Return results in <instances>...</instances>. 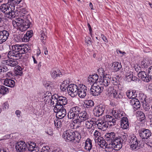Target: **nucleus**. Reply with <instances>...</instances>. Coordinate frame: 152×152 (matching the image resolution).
<instances>
[{
  "label": "nucleus",
  "mask_w": 152,
  "mask_h": 152,
  "mask_svg": "<svg viewBox=\"0 0 152 152\" xmlns=\"http://www.w3.org/2000/svg\"><path fill=\"white\" fill-rule=\"evenodd\" d=\"M123 112L122 111H121L120 110H119V112L118 114V118L117 119H118L119 118H120L121 117H122L123 115Z\"/></svg>",
  "instance_id": "nucleus-60"
},
{
  "label": "nucleus",
  "mask_w": 152,
  "mask_h": 152,
  "mask_svg": "<svg viewBox=\"0 0 152 152\" xmlns=\"http://www.w3.org/2000/svg\"><path fill=\"white\" fill-rule=\"evenodd\" d=\"M116 94L113 98L117 99H121L123 98L124 95L122 93L117 91Z\"/></svg>",
  "instance_id": "nucleus-44"
},
{
  "label": "nucleus",
  "mask_w": 152,
  "mask_h": 152,
  "mask_svg": "<svg viewBox=\"0 0 152 152\" xmlns=\"http://www.w3.org/2000/svg\"><path fill=\"white\" fill-rule=\"evenodd\" d=\"M148 63L145 61H142L141 63V66L142 68H147L148 67Z\"/></svg>",
  "instance_id": "nucleus-54"
},
{
  "label": "nucleus",
  "mask_w": 152,
  "mask_h": 152,
  "mask_svg": "<svg viewBox=\"0 0 152 152\" xmlns=\"http://www.w3.org/2000/svg\"><path fill=\"white\" fill-rule=\"evenodd\" d=\"M105 109V106L100 104L95 107L93 110L94 114L97 117L102 116L104 113Z\"/></svg>",
  "instance_id": "nucleus-12"
},
{
  "label": "nucleus",
  "mask_w": 152,
  "mask_h": 152,
  "mask_svg": "<svg viewBox=\"0 0 152 152\" xmlns=\"http://www.w3.org/2000/svg\"><path fill=\"white\" fill-rule=\"evenodd\" d=\"M21 0H9L8 1V4H12L15 7V5L19 4Z\"/></svg>",
  "instance_id": "nucleus-42"
},
{
  "label": "nucleus",
  "mask_w": 152,
  "mask_h": 152,
  "mask_svg": "<svg viewBox=\"0 0 152 152\" xmlns=\"http://www.w3.org/2000/svg\"><path fill=\"white\" fill-rule=\"evenodd\" d=\"M81 107L78 106H75L72 107L68 114V117L70 119H74L76 116L81 113Z\"/></svg>",
  "instance_id": "nucleus-5"
},
{
  "label": "nucleus",
  "mask_w": 152,
  "mask_h": 152,
  "mask_svg": "<svg viewBox=\"0 0 152 152\" xmlns=\"http://www.w3.org/2000/svg\"><path fill=\"white\" fill-rule=\"evenodd\" d=\"M108 123H107V122H105V121H104L102 127L101 128V129H104L108 128Z\"/></svg>",
  "instance_id": "nucleus-55"
},
{
  "label": "nucleus",
  "mask_w": 152,
  "mask_h": 152,
  "mask_svg": "<svg viewBox=\"0 0 152 152\" xmlns=\"http://www.w3.org/2000/svg\"><path fill=\"white\" fill-rule=\"evenodd\" d=\"M122 138L124 139V140H126L128 137V135L126 133H123L122 134Z\"/></svg>",
  "instance_id": "nucleus-58"
},
{
  "label": "nucleus",
  "mask_w": 152,
  "mask_h": 152,
  "mask_svg": "<svg viewBox=\"0 0 152 152\" xmlns=\"http://www.w3.org/2000/svg\"><path fill=\"white\" fill-rule=\"evenodd\" d=\"M86 43H87L88 45H90L91 43V39L90 37H88L86 38L85 40Z\"/></svg>",
  "instance_id": "nucleus-57"
},
{
  "label": "nucleus",
  "mask_w": 152,
  "mask_h": 152,
  "mask_svg": "<svg viewBox=\"0 0 152 152\" xmlns=\"http://www.w3.org/2000/svg\"><path fill=\"white\" fill-rule=\"evenodd\" d=\"M106 118L104 117V120L105 122L107 123H110V125H114L116 122V120L113 116L107 115L105 116Z\"/></svg>",
  "instance_id": "nucleus-24"
},
{
  "label": "nucleus",
  "mask_w": 152,
  "mask_h": 152,
  "mask_svg": "<svg viewBox=\"0 0 152 152\" xmlns=\"http://www.w3.org/2000/svg\"><path fill=\"white\" fill-rule=\"evenodd\" d=\"M4 84L7 86L12 88L15 86V83L14 80L6 79L4 81Z\"/></svg>",
  "instance_id": "nucleus-27"
},
{
  "label": "nucleus",
  "mask_w": 152,
  "mask_h": 152,
  "mask_svg": "<svg viewBox=\"0 0 152 152\" xmlns=\"http://www.w3.org/2000/svg\"><path fill=\"white\" fill-rule=\"evenodd\" d=\"M136 115L140 119V120L142 121L145 120V114L141 111H138L136 112Z\"/></svg>",
  "instance_id": "nucleus-33"
},
{
  "label": "nucleus",
  "mask_w": 152,
  "mask_h": 152,
  "mask_svg": "<svg viewBox=\"0 0 152 152\" xmlns=\"http://www.w3.org/2000/svg\"><path fill=\"white\" fill-rule=\"evenodd\" d=\"M57 96L59 105L63 106V105H65L67 104V100L66 97L57 95Z\"/></svg>",
  "instance_id": "nucleus-25"
},
{
  "label": "nucleus",
  "mask_w": 152,
  "mask_h": 152,
  "mask_svg": "<svg viewBox=\"0 0 152 152\" xmlns=\"http://www.w3.org/2000/svg\"><path fill=\"white\" fill-rule=\"evenodd\" d=\"M131 72L130 73H127L125 77L126 80L128 82H130L132 80V74H131Z\"/></svg>",
  "instance_id": "nucleus-46"
},
{
  "label": "nucleus",
  "mask_w": 152,
  "mask_h": 152,
  "mask_svg": "<svg viewBox=\"0 0 152 152\" xmlns=\"http://www.w3.org/2000/svg\"><path fill=\"white\" fill-rule=\"evenodd\" d=\"M117 91L114 89L113 87H109L108 89V92L109 94H110L111 96H113V97L116 94V92Z\"/></svg>",
  "instance_id": "nucleus-37"
},
{
  "label": "nucleus",
  "mask_w": 152,
  "mask_h": 152,
  "mask_svg": "<svg viewBox=\"0 0 152 152\" xmlns=\"http://www.w3.org/2000/svg\"><path fill=\"white\" fill-rule=\"evenodd\" d=\"M41 152H49V151L48 150L46 149L45 148H42Z\"/></svg>",
  "instance_id": "nucleus-64"
},
{
  "label": "nucleus",
  "mask_w": 152,
  "mask_h": 152,
  "mask_svg": "<svg viewBox=\"0 0 152 152\" xmlns=\"http://www.w3.org/2000/svg\"><path fill=\"white\" fill-rule=\"evenodd\" d=\"M54 124L55 126L58 128H59L62 126L61 122L58 121L56 120V121H54Z\"/></svg>",
  "instance_id": "nucleus-50"
},
{
  "label": "nucleus",
  "mask_w": 152,
  "mask_h": 152,
  "mask_svg": "<svg viewBox=\"0 0 152 152\" xmlns=\"http://www.w3.org/2000/svg\"><path fill=\"white\" fill-rule=\"evenodd\" d=\"M44 101L45 102L46 104L49 103L50 101L51 100L52 98L48 97L47 96H44Z\"/></svg>",
  "instance_id": "nucleus-56"
},
{
  "label": "nucleus",
  "mask_w": 152,
  "mask_h": 152,
  "mask_svg": "<svg viewBox=\"0 0 152 152\" xmlns=\"http://www.w3.org/2000/svg\"><path fill=\"white\" fill-rule=\"evenodd\" d=\"M129 138L131 142V148L133 149H138L140 148V142L137 140V138L134 134L130 135Z\"/></svg>",
  "instance_id": "nucleus-9"
},
{
  "label": "nucleus",
  "mask_w": 152,
  "mask_h": 152,
  "mask_svg": "<svg viewBox=\"0 0 152 152\" xmlns=\"http://www.w3.org/2000/svg\"><path fill=\"white\" fill-rule=\"evenodd\" d=\"M101 37L103 40L105 42H107V40L106 37L103 34H101Z\"/></svg>",
  "instance_id": "nucleus-61"
},
{
  "label": "nucleus",
  "mask_w": 152,
  "mask_h": 152,
  "mask_svg": "<svg viewBox=\"0 0 152 152\" xmlns=\"http://www.w3.org/2000/svg\"><path fill=\"white\" fill-rule=\"evenodd\" d=\"M8 88L4 86L0 85V93L4 95L8 92Z\"/></svg>",
  "instance_id": "nucleus-36"
},
{
  "label": "nucleus",
  "mask_w": 152,
  "mask_h": 152,
  "mask_svg": "<svg viewBox=\"0 0 152 152\" xmlns=\"http://www.w3.org/2000/svg\"><path fill=\"white\" fill-rule=\"evenodd\" d=\"M32 33L33 31L32 30H30L29 31H27L25 34V35H26V37H28V38H30L32 36Z\"/></svg>",
  "instance_id": "nucleus-51"
},
{
  "label": "nucleus",
  "mask_w": 152,
  "mask_h": 152,
  "mask_svg": "<svg viewBox=\"0 0 152 152\" xmlns=\"http://www.w3.org/2000/svg\"><path fill=\"white\" fill-rule=\"evenodd\" d=\"M12 51H10L8 54L9 58L13 60H7L2 61V63L11 67H14L18 64L16 60L20 59L22 54L25 53L30 50V48L27 45H15L12 46Z\"/></svg>",
  "instance_id": "nucleus-1"
},
{
  "label": "nucleus",
  "mask_w": 152,
  "mask_h": 152,
  "mask_svg": "<svg viewBox=\"0 0 152 152\" xmlns=\"http://www.w3.org/2000/svg\"><path fill=\"white\" fill-rule=\"evenodd\" d=\"M119 111V110H113L112 111V115H113L114 117L116 119L118 118V114Z\"/></svg>",
  "instance_id": "nucleus-48"
},
{
  "label": "nucleus",
  "mask_w": 152,
  "mask_h": 152,
  "mask_svg": "<svg viewBox=\"0 0 152 152\" xmlns=\"http://www.w3.org/2000/svg\"><path fill=\"white\" fill-rule=\"evenodd\" d=\"M92 147L91 140L89 138L87 139L85 142L84 148L90 151Z\"/></svg>",
  "instance_id": "nucleus-28"
},
{
  "label": "nucleus",
  "mask_w": 152,
  "mask_h": 152,
  "mask_svg": "<svg viewBox=\"0 0 152 152\" xmlns=\"http://www.w3.org/2000/svg\"><path fill=\"white\" fill-rule=\"evenodd\" d=\"M96 74L90 75L88 78V81L91 84L101 82L102 80V77L100 76L99 78Z\"/></svg>",
  "instance_id": "nucleus-14"
},
{
  "label": "nucleus",
  "mask_w": 152,
  "mask_h": 152,
  "mask_svg": "<svg viewBox=\"0 0 152 152\" xmlns=\"http://www.w3.org/2000/svg\"><path fill=\"white\" fill-rule=\"evenodd\" d=\"M112 67L113 69V71L117 72L119 71L122 67L121 63L118 62H114Z\"/></svg>",
  "instance_id": "nucleus-30"
},
{
  "label": "nucleus",
  "mask_w": 152,
  "mask_h": 152,
  "mask_svg": "<svg viewBox=\"0 0 152 152\" xmlns=\"http://www.w3.org/2000/svg\"><path fill=\"white\" fill-rule=\"evenodd\" d=\"M89 91V89L85 85L82 84H80L78 85L77 94L80 98H84Z\"/></svg>",
  "instance_id": "nucleus-8"
},
{
  "label": "nucleus",
  "mask_w": 152,
  "mask_h": 152,
  "mask_svg": "<svg viewBox=\"0 0 152 152\" xmlns=\"http://www.w3.org/2000/svg\"><path fill=\"white\" fill-rule=\"evenodd\" d=\"M126 95L129 98H132V99L135 98V95L133 91L128 90L126 93Z\"/></svg>",
  "instance_id": "nucleus-39"
},
{
  "label": "nucleus",
  "mask_w": 152,
  "mask_h": 152,
  "mask_svg": "<svg viewBox=\"0 0 152 152\" xmlns=\"http://www.w3.org/2000/svg\"><path fill=\"white\" fill-rule=\"evenodd\" d=\"M26 144L24 142L20 141L17 143L15 148L17 151L23 152L26 151Z\"/></svg>",
  "instance_id": "nucleus-16"
},
{
  "label": "nucleus",
  "mask_w": 152,
  "mask_h": 152,
  "mask_svg": "<svg viewBox=\"0 0 152 152\" xmlns=\"http://www.w3.org/2000/svg\"><path fill=\"white\" fill-rule=\"evenodd\" d=\"M110 79L109 77H104L101 82L99 83L101 84H103L105 86H107L110 83Z\"/></svg>",
  "instance_id": "nucleus-31"
},
{
  "label": "nucleus",
  "mask_w": 152,
  "mask_h": 152,
  "mask_svg": "<svg viewBox=\"0 0 152 152\" xmlns=\"http://www.w3.org/2000/svg\"><path fill=\"white\" fill-rule=\"evenodd\" d=\"M62 108H64L63 106L61 105H55L53 110L54 112L57 113Z\"/></svg>",
  "instance_id": "nucleus-43"
},
{
  "label": "nucleus",
  "mask_w": 152,
  "mask_h": 152,
  "mask_svg": "<svg viewBox=\"0 0 152 152\" xmlns=\"http://www.w3.org/2000/svg\"><path fill=\"white\" fill-rule=\"evenodd\" d=\"M95 142L100 146L101 147H103L107 146L108 143L106 142L102 137H99L97 139H95Z\"/></svg>",
  "instance_id": "nucleus-18"
},
{
  "label": "nucleus",
  "mask_w": 152,
  "mask_h": 152,
  "mask_svg": "<svg viewBox=\"0 0 152 152\" xmlns=\"http://www.w3.org/2000/svg\"><path fill=\"white\" fill-rule=\"evenodd\" d=\"M9 35V32L6 30L0 31V44L5 42Z\"/></svg>",
  "instance_id": "nucleus-15"
},
{
  "label": "nucleus",
  "mask_w": 152,
  "mask_h": 152,
  "mask_svg": "<svg viewBox=\"0 0 152 152\" xmlns=\"http://www.w3.org/2000/svg\"><path fill=\"white\" fill-rule=\"evenodd\" d=\"M78 86L74 84H70L67 88V91L69 94L72 97H74L77 94Z\"/></svg>",
  "instance_id": "nucleus-11"
},
{
  "label": "nucleus",
  "mask_w": 152,
  "mask_h": 152,
  "mask_svg": "<svg viewBox=\"0 0 152 152\" xmlns=\"http://www.w3.org/2000/svg\"><path fill=\"white\" fill-rule=\"evenodd\" d=\"M62 136L66 142L71 141L75 140V132L72 130L69 129L64 131Z\"/></svg>",
  "instance_id": "nucleus-7"
},
{
  "label": "nucleus",
  "mask_w": 152,
  "mask_h": 152,
  "mask_svg": "<svg viewBox=\"0 0 152 152\" xmlns=\"http://www.w3.org/2000/svg\"><path fill=\"white\" fill-rule=\"evenodd\" d=\"M40 36L41 37V39L42 40V42L45 44V42H44V40L46 39L47 37L44 31H41L40 32Z\"/></svg>",
  "instance_id": "nucleus-40"
},
{
  "label": "nucleus",
  "mask_w": 152,
  "mask_h": 152,
  "mask_svg": "<svg viewBox=\"0 0 152 152\" xmlns=\"http://www.w3.org/2000/svg\"><path fill=\"white\" fill-rule=\"evenodd\" d=\"M148 75L150 81L151 79L152 80V66L148 68Z\"/></svg>",
  "instance_id": "nucleus-47"
},
{
  "label": "nucleus",
  "mask_w": 152,
  "mask_h": 152,
  "mask_svg": "<svg viewBox=\"0 0 152 152\" xmlns=\"http://www.w3.org/2000/svg\"><path fill=\"white\" fill-rule=\"evenodd\" d=\"M140 137L142 139H147L151 135V132L150 130L145 128H141L138 131Z\"/></svg>",
  "instance_id": "nucleus-13"
},
{
  "label": "nucleus",
  "mask_w": 152,
  "mask_h": 152,
  "mask_svg": "<svg viewBox=\"0 0 152 152\" xmlns=\"http://www.w3.org/2000/svg\"><path fill=\"white\" fill-rule=\"evenodd\" d=\"M121 127L123 129H126L129 128V124L127 117H123L121 118Z\"/></svg>",
  "instance_id": "nucleus-22"
},
{
  "label": "nucleus",
  "mask_w": 152,
  "mask_h": 152,
  "mask_svg": "<svg viewBox=\"0 0 152 152\" xmlns=\"http://www.w3.org/2000/svg\"><path fill=\"white\" fill-rule=\"evenodd\" d=\"M26 20H29V19L25 18H21L20 16L19 18L15 19V20L12 21V22H15V23H24V21H25Z\"/></svg>",
  "instance_id": "nucleus-38"
},
{
  "label": "nucleus",
  "mask_w": 152,
  "mask_h": 152,
  "mask_svg": "<svg viewBox=\"0 0 152 152\" xmlns=\"http://www.w3.org/2000/svg\"><path fill=\"white\" fill-rule=\"evenodd\" d=\"M35 144L33 142H30V143L26 144V150H28L31 152L35 151L34 148L35 146Z\"/></svg>",
  "instance_id": "nucleus-32"
},
{
  "label": "nucleus",
  "mask_w": 152,
  "mask_h": 152,
  "mask_svg": "<svg viewBox=\"0 0 152 152\" xmlns=\"http://www.w3.org/2000/svg\"><path fill=\"white\" fill-rule=\"evenodd\" d=\"M14 73L15 76H21L22 74V68L20 66H18L16 69H15Z\"/></svg>",
  "instance_id": "nucleus-35"
},
{
  "label": "nucleus",
  "mask_w": 152,
  "mask_h": 152,
  "mask_svg": "<svg viewBox=\"0 0 152 152\" xmlns=\"http://www.w3.org/2000/svg\"><path fill=\"white\" fill-rule=\"evenodd\" d=\"M0 10L6 15L7 17L9 18H14L16 16L14 6L10 4H4L1 5Z\"/></svg>",
  "instance_id": "nucleus-2"
},
{
  "label": "nucleus",
  "mask_w": 152,
  "mask_h": 152,
  "mask_svg": "<svg viewBox=\"0 0 152 152\" xmlns=\"http://www.w3.org/2000/svg\"><path fill=\"white\" fill-rule=\"evenodd\" d=\"M130 104L132 106L134 110L140 108V107L139 100L135 98H134L130 100Z\"/></svg>",
  "instance_id": "nucleus-20"
},
{
  "label": "nucleus",
  "mask_w": 152,
  "mask_h": 152,
  "mask_svg": "<svg viewBox=\"0 0 152 152\" xmlns=\"http://www.w3.org/2000/svg\"><path fill=\"white\" fill-rule=\"evenodd\" d=\"M54 95L52 97L51 100H50V103L51 105H53V107H55V105H58L57 96L56 97Z\"/></svg>",
  "instance_id": "nucleus-34"
},
{
  "label": "nucleus",
  "mask_w": 152,
  "mask_h": 152,
  "mask_svg": "<svg viewBox=\"0 0 152 152\" xmlns=\"http://www.w3.org/2000/svg\"><path fill=\"white\" fill-rule=\"evenodd\" d=\"M122 139L120 137H115L113 142L109 144V145H111V147L115 150L118 151L122 147Z\"/></svg>",
  "instance_id": "nucleus-6"
},
{
  "label": "nucleus",
  "mask_w": 152,
  "mask_h": 152,
  "mask_svg": "<svg viewBox=\"0 0 152 152\" xmlns=\"http://www.w3.org/2000/svg\"><path fill=\"white\" fill-rule=\"evenodd\" d=\"M148 118L150 120L151 122H152V112L150 114L148 115L147 116Z\"/></svg>",
  "instance_id": "nucleus-62"
},
{
  "label": "nucleus",
  "mask_w": 152,
  "mask_h": 152,
  "mask_svg": "<svg viewBox=\"0 0 152 152\" xmlns=\"http://www.w3.org/2000/svg\"><path fill=\"white\" fill-rule=\"evenodd\" d=\"M69 85H65V84H63V83L60 85V89L62 90V91H64L66 90L67 89V88L68 87Z\"/></svg>",
  "instance_id": "nucleus-52"
},
{
  "label": "nucleus",
  "mask_w": 152,
  "mask_h": 152,
  "mask_svg": "<svg viewBox=\"0 0 152 152\" xmlns=\"http://www.w3.org/2000/svg\"><path fill=\"white\" fill-rule=\"evenodd\" d=\"M144 110L145 111V113L146 116H147L148 115L150 114L152 112L151 110L150 109V108L148 107H145Z\"/></svg>",
  "instance_id": "nucleus-49"
},
{
  "label": "nucleus",
  "mask_w": 152,
  "mask_h": 152,
  "mask_svg": "<svg viewBox=\"0 0 152 152\" xmlns=\"http://www.w3.org/2000/svg\"><path fill=\"white\" fill-rule=\"evenodd\" d=\"M148 89L151 93L152 94V84H151L149 85Z\"/></svg>",
  "instance_id": "nucleus-63"
},
{
  "label": "nucleus",
  "mask_w": 152,
  "mask_h": 152,
  "mask_svg": "<svg viewBox=\"0 0 152 152\" xmlns=\"http://www.w3.org/2000/svg\"><path fill=\"white\" fill-rule=\"evenodd\" d=\"M105 140L108 142L111 143L112 142L116 137L115 134L114 132L106 133L105 135Z\"/></svg>",
  "instance_id": "nucleus-19"
},
{
  "label": "nucleus",
  "mask_w": 152,
  "mask_h": 152,
  "mask_svg": "<svg viewBox=\"0 0 152 152\" xmlns=\"http://www.w3.org/2000/svg\"><path fill=\"white\" fill-rule=\"evenodd\" d=\"M12 24L13 26L16 28L17 29L21 31H23L26 30L27 28H29L31 25V23L29 20H26L24 21V23H16L15 22H12Z\"/></svg>",
  "instance_id": "nucleus-4"
},
{
  "label": "nucleus",
  "mask_w": 152,
  "mask_h": 152,
  "mask_svg": "<svg viewBox=\"0 0 152 152\" xmlns=\"http://www.w3.org/2000/svg\"><path fill=\"white\" fill-rule=\"evenodd\" d=\"M62 74H63L60 72V70H53L51 73V76L53 79H56L58 77H61Z\"/></svg>",
  "instance_id": "nucleus-29"
},
{
  "label": "nucleus",
  "mask_w": 152,
  "mask_h": 152,
  "mask_svg": "<svg viewBox=\"0 0 152 152\" xmlns=\"http://www.w3.org/2000/svg\"><path fill=\"white\" fill-rule=\"evenodd\" d=\"M82 124L87 129H93L96 125V122L91 120H87L83 123Z\"/></svg>",
  "instance_id": "nucleus-17"
},
{
  "label": "nucleus",
  "mask_w": 152,
  "mask_h": 152,
  "mask_svg": "<svg viewBox=\"0 0 152 152\" xmlns=\"http://www.w3.org/2000/svg\"><path fill=\"white\" fill-rule=\"evenodd\" d=\"M85 105L87 108H90L94 105V102L92 100H89L86 102Z\"/></svg>",
  "instance_id": "nucleus-41"
},
{
  "label": "nucleus",
  "mask_w": 152,
  "mask_h": 152,
  "mask_svg": "<svg viewBox=\"0 0 152 152\" xmlns=\"http://www.w3.org/2000/svg\"><path fill=\"white\" fill-rule=\"evenodd\" d=\"M138 76L139 77L141 78L142 80L145 82H149L148 75H147L144 71H141L139 72L138 74Z\"/></svg>",
  "instance_id": "nucleus-21"
},
{
  "label": "nucleus",
  "mask_w": 152,
  "mask_h": 152,
  "mask_svg": "<svg viewBox=\"0 0 152 152\" xmlns=\"http://www.w3.org/2000/svg\"><path fill=\"white\" fill-rule=\"evenodd\" d=\"M75 132V140H74L76 142H79L81 138V135L78 132L76 131Z\"/></svg>",
  "instance_id": "nucleus-45"
},
{
  "label": "nucleus",
  "mask_w": 152,
  "mask_h": 152,
  "mask_svg": "<svg viewBox=\"0 0 152 152\" xmlns=\"http://www.w3.org/2000/svg\"><path fill=\"white\" fill-rule=\"evenodd\" d=\"M89 118V116L85 111H81L77 118L73 121V123L77 125L76 129L80 127L82 125L83 123Z\"/></svg>",
  "instance_id": "nucleus-3"
},
{
  "label": "nucleus",
  "mask_w": 152,
  "mask_h": 152,
  "mask_svg": "<svg viewBox=\"0 0 152 152\" xmlns=\"http://www.w3.org/2000/svg\"><path fill=\"white\" fill-rule=\"evenodd\" d=\"M19 15L21 18H25L29 19L30 16L28 14L27 11L25 9L22 8L20 9L19 11Z\"/></svg>",
  "instance_id": "nucleus-23"
},
{
  "label": "nucleus",
  "mask_w": 152,
  "mask_h": 152,
  "mask_svg": "<svg viewBox=\"0 0 152 152\" xmlns=\"http://www.w3.org/2000/svg\"><path fill=\"white\" fill-rule=\"evenodd\" d=\"M103 89V88L102 86L99 85L94 86L93 85L91 88L90 93L93 96H98L102 92Z\"/></svg>",
  "instance_id": "nucleus-10"
},
{
  "label": "nucleus",
  "mask_w": 152,
  "mask_h": 152,
  "mask_svg": "<svg viewBox=\"0 0 152 152\" xmlns=\"http://www.w3.org/2000/svg\"><path fill=\"white\" fill-rule=\"evenodd\" d=\"M66 114V109L64 108H62L58 113H56V117L61 119L64 118Z\"/></svg>",
  "instance_id": "nucleus-26"
},
{
  "label": "nucleus",
  "mask_w": 152,
  "mask_h": 152,
  "mask_svg": "<svg viewBox=\"0 0 152 152\" xmlns=\"http://www.w3.org/2000/svg\"><path fill=\"white\" fill-rule=\"evenodd\" d=\"M104 120L103 121H101V122H98L97 121L96 122V124H97V127H98V128L101 129V128L102 127L104 121Z\"/></svg>",
  "instance_id": "nucleus-53"
},
{
  "label": "nucleus",
  "mask_w": 152,
  "mask_h": 152,
  "mask_svg": "<svg viewBox=\"0 0 152 152\" xmlns=\"http://www.w3.org/2000/svg\"><path fill=\"white\" fill-rule=\"evenodd\" d=\"M45 96H48V97H49L50 98H52L53 96H52V95L51 93L48 91L46 92L45 94Z\"/></svg>",
  "instance_id": "nucleus-59"
}]
</instances>
